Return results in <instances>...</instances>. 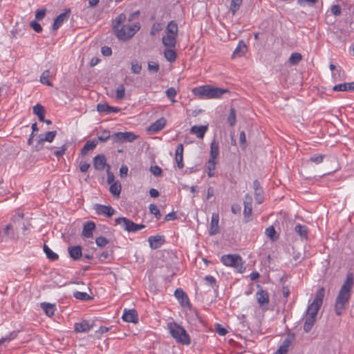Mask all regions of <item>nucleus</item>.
<instances>
[{"instance_id": "obj_44", "label": "nucleus", "mask_w": 354, "mask_h": 354, "mask_svg": "<svg viewBox=\"0 0 354 354\" xmlns=\"http://www.w3.org/2000/svg\"><path fill=\"white\" fill-rule=\"evenodd\" d=\"M121 192V185L120 183H113L110 186V192L113 196H119Z\"/></svg>"}, {"instance_id": "obj_61", "label": "nucleus", "mask_w": 354, "mask_h": 354, "mask_svg": "<svg viewBox=\"0 0 354 354\" xmlns=\"http://www.w3.org/2000/svg\"><path fill=\"white\" fill-rule=\"evenodd\" d=\"M204 279L212 288L216 286V280L214 277L207 275L205 276Z\"/></svg>"}, {"instance_id": "obj_40", "label": "nucleus", "mask_w": 354, "mask_h": 354, "mask_svg": "<svg viewBox=\"0 0 354 354\" xmlns=\"http://www.w3.org/2000/svg\"><path fill=\"white\" fill-rule=\"evenodd\" d=\"M50 76V72L49 70H45L41 75L40 82L41 84L52 86V83L48 80L49 77Z\"/></svg>"}, {"instance_id": "obj_17", "label": "nucleus", "mask_w": 354, "mask_h": 354, "mask_svg": "<svg viewBox=\"0 0 354 354\" xmlns=\"http://www.w3.org/2000/svg\"><path fill=\"white\" fill-rule=\"evenodd\" d=\"M253 186L254 189V197L258 204H261L263 201V190L260 186V183L258 180H255L253 182Z\"/></svg>"}, {"instance_id": "obj_62", "label": "nucleus", "mask_w": 354, "mask_h": 354, "mask_svg": "<svg viewBox=\"0 0 354 354\" xmlns=\"http://www.w3.org/2000/svg\"><path fill=\"white\" fill-rule=\"evenodd\" d=\"M216 330L217 333L221 336L225 335L227 333V330L224 327H223L221 324H216Z\"/></svg>"}, {"instance_id": "obj_39", "label": "nucleus", "mask_w": 354, "mask_h": 354, "mask_svg": "<svg viewBox=\"0 0 354 354\" xmlns=\"http://www.w3.org/2000/svg\"><path fill=\"white\" fill-rule=\"evenodd\" d=\"M243 0H231L230 5V11L234 15L239 10Z\"/></svg>"}, {"instance_id": "obj_45", "label": "nucleus", "mask_w": 354, "mask_h": 354, "mask_svg": "<svg viewBox=\"0 0 354 354\" xmlns=\"http://www.w3.org/2000/svg\"><path fill=\"white\" fill-rule=\"evenodd\" d=\"M162 30V24L160 23H154L150 30V35L155 36Z\"/></svg>"}, {"instance_id": "obj_41", "label": "nucleus", "mask_w": 354, "mask_h": 354, "mask_svg": "<svg viewBox=\"0 0 354 354\" xmlns=\"http://www.w3.org/2000/svg\"><path fill=\"white\" fill-rule=\"evenodd\" d=\"M73 296L75 299L82 301H88L93 299L92 297L88 295L86 292L76 291L73 293Z\"/></svg>"}, {"instance_id": "obj_2", "label": "nucleus", "mask_w": 354, "mask_h": 354, "mask_svg": "<svg viewBox=\"0 0 354 354\" xmlns=\"http://www.w3.org/2000/svg\"><path fill=\"white\" fill-rule=\"evenodd\" d=\"M230 93L228 89L203 85L192 89V93L201 99L220 98L225 93Z\"/></svg>"}, {"instance_id": "obj_58", "label": "nucleus", "mask_w": 354, "mask_h": 354, "mask_svg": "<svg viewBox=\"0 0 354 354\" xmlns=\"http://www.w3.org/2000/svg\"><path fill=\"white\" fill-rule=\"evenodd\" d=\"M12 229V226L11 224L7 225L4 229L5 235L10 237V239L15 238V234L13 233V232H10Z\"/></svg>"}, {"instance_id": "obj_53", "label": "nucleus", "mask_w": 354, "mask_h": 354, "mask_svg": "<svg viewBox=\"0 0 354 354\" xmlns=\"http://www.w3.org/2000/svg\"><path fill=\"white\" fill-rule=\"evenodd\" d=\"M149 170L156 177L162 176V169L158 165L151 166Z\"/></svg>"}, {"instance_id": "obj_49", "label": "nucleus", "mask_w": 354, "mask_h": 354, "mask_svg": "<svg viewBox=\"0 0 354 354\" xmlns=\"http://www.w3.org/2000/svg\"><path fill=\"white\" fill-rule=\"evenodd\" d=\"M166 96L173 102L174 103L176 101L174 100L175 96L176 95V90L173 88H169L167 89L166 92Z\"/></svg>"}, {"instance_id": "obj_34", "label": "nucleus", "mask_w": 354, "mask_h": 354, "mask_svg": "<svg viewBox=\"0 0 354 354\" xmlns=\"http://www.w3.org/2000/svg\"><path fill=\"white\" fill-rule=\"evenodd\" d=\"M171 48H167L164 51V56L165 59L171 63L175 62L177 57L176 51Z\"/></svg>"}, {"instance_id": "obj_46", "label": "nucleus", "mask_w": 354, "mask_h": 354, "mask_svg": "<svg viewBox=\"0 0 354 354\" xmlns=\"http://www.w3.org/2000/svg\"><path fill=\"white\" fill-rule=\"evenodd\" d=\"M302 59V56L300 53H292L289 58V62L292 64L295 65L298 64Z\"/></svg>"}, {"instance_id": "obj_12", "label": "nucleus", "mask_w": 354, "mask_h": 354, "mask_svg": "<svg viewBox=\"0 0 354 354\" xmlns=\"http://www.w3.org/2000/svg\"><path fill=\"white\" fill-rule=\"evenodd\" d=\"M70 10H67L66 12L59 14L55 19L52 26L53 30H57L62 24L68 18Z\"/></svg>"}, {"instance_id": "obj_24", "label": "nucleus", "mask_w": 354, "mask_h": 354, "mask_svg": "<svg viewBox=\"0 0 354 354\" xmlns=\"http://www.w3.org/2000/svg\"><path fill=\"white\" fill-rule=\"evenodd\" d=\"M68 252L70 257L75 261L80 259L82 256V247L80 245L68 247Z\"/></svg>"}, {"instance_id": "obj_11", "label": "nucleus", "mask_w": 354, "mask_h": 354, "mask_svg": "<svg viewBox=\"0 0 354 354\" xmlns=\"http://www.w3.org/2000/svg\"><path fill=\"white\" fill-rule=\"evenodd\" d=\"M94 209L98 215H105L107 217L112 216L115 213V209L109 205L95 204L94 205Z\"/></svg>"}, {"instance_id": "obj_27", "label": "nucleus", "mask_w": 354, "mask_h": 354, "mask_svg": "<svg viewBox=\"0 0 354 354\" xmlns=\"http://www.w3.org/2000/svg\"><path fill=\"white\" fill-rule=\"evenodd\" d=\"M295 232L300 236L301 239H308V229L306 225L297 224L295 227Z\"/></svg>"}, {"instance_id": "obj_48", "label": "nucleus", "mask_w": 354, "mask_h": 354, "mask_svg": "<svg viewBox=\"0 0 354 354\" xmlns=\"http://www.w3.org/2000/svg\"><path fill=\"white\" fill-rule=\"evenodd\" d=\"M17 335V331L10 332L6 337H3L1 339H0V345L3 344V343H5L6 342H10V341L15 339Z\"/></svg>"}, {"instance_id": "obj_9", "label": "nucleus", "mask_w": 354, "mask_h": 354, "mask_svg": "<svg viewBox=\"0 0 354 354\" xmlns=\"http://www.w3.org/2000/svg\"><path fill=\"white\" fill-rule=\"evenodd\" d=\"M138 136L135 135L132 132H118L115 133L111 136V138L115 142L123 143L127 142H133L137 139Z\"/></svg>"}, {"instance_id": "obj_55", "label": "nucleus", "mask_w": 354, "mask_h": 354, "mask_svg": "<svg viewBox=\"0 0 354 354\" xmlns=\"http://www.w3.org/2000/svg\"><path fill=\"white\" fill-rule=\"evenodd\" d=\"M276 231L273 226H270L266 230V234L270 238L272 241L275 240L277 237L275 236Z\"/></svg>"}, {"instance_id": "obj_52", "label": "nucleus", "mask_w": 354, "mask_h": 354, "mask_svg": "<svg viewBox=\"0 0 354 354\" xmlns=\"http://www.w3.org/2000/svg\"><path fill=\"white\" fill-rule=\"evenodd\" d=\"M142 70V66L137 61L131 62V71L134 74H139Z\"/></svg>"}, {"instance_id": "obj_10", "label": "nucleus", "mask_w": 354, "mask_h": 354, "mask_svg": "<svg viewBox=\"0 0 354 354\" xmlns=\"http://www.w3.org/2000/svg\"><path fill=\"white\" fill-rule=\"evenodd\" d=\"M252 198L249 194H246L244 196L243 205V215L245 222L250 221V217L252 212Z\"/></svg>"}, {"instance_id": "obj_33", "label": "nucleus", "mask_w": 354, "mask_h": 354, "mask_svg": "<svg viewBox=\"0 0 354 354\" xmlns=\"http://www.w3.org/2000/svg\"><path fill=\"white\" fill-rule=\"evenodd\" d=\"M33 113L37 115L39 121H44L45 109L39 104L33 106Z\"/></svg>"}, {"instance_id": "obj_43", "label": "nucleus", "mask_w": 354, "mask_h": 354, "mask_svg": "<svg viewBox=\"0 0 354 354\" xmlns=\"http://www.w3.org/2000/svg\"><path fill=\"white\" fill-rule=\"evenodd\" d=\"M227 122L230 127L234 126L236 122V110L233 107H232L230 110V113L227 117Z\"/></svg>"}, {"instance_id": "obj_30", "label": "nucleus", "mask_w": 354, "mask_h": 354, "mask_svg": "<svg viewBox=\"0 0 354 354\" xmlns=\"http://www.w3.org/2000/svg\"><path fill=\"white\" fill-rule=\"evenodd\" d=\"M56 134H57L56 131H48L44 135L40 134L39 136V142H51L53 141Z\"/></svg>"}, {"instance_id": "obj_15", "label": "nucleus", "mask_w": 354, "mask_h": 354, "mask_svg": "<svg viewBox=\"0 0 354 354\" xmlns=\"http://www.w3.org/2000/svg\"><path fill=\"white\" fill-rule=\"evenodd\" d=\"M175 160L178 167L181 169L184 167L183 164V145L180 143L178 145L175 151Z\"/></svg>"}, {"instance_id": "obj_51", "label": "nucleus", "mask_w": 354, "mask_h": 354, "mask_svg": "<svg viewBox=\"0 0 354 354\" xmlns=\"http://www.w3.org/2000/svg\"><path fill=\"white\" fill-rule=\"evenodd\" d=\"M149 208L151 214H153L157 219H159L161 217L160 210L156 205L151 204Z\"/></svg>"}, {"instance_id": "obj_42", "label": "nucleus", "mask_w": 354, "mask_h": 354, "mask_svg": "<svg viewBox=\"0 0 354 354\" xmlns=\"http://www.w3.org/2000/svg\"><path fill=\"white\" fill-rule=\"evenodd\" d=\"M216 168V160L209 159L207 164V169L208 170L207 175L209 177H212L214 175V171Z\"/></svg>"}, {"instance_id": "obj_7", "label": "nucleus", "mask_w": 354, "mask_h": 354, "mask_svg": "<svg viewBox=\"0 0 354 354\" xmlns=\"http://www.w3.org/2000/svg\"><path fill=\"white\" fill-rule=\"evenodd\" d=\"M325 294L324 288H320L316 292L313 301L308 306L306 310L307 315L317 317L319 310L320 309Z\"/></svg>"}, {"instance_id": "obj_3", "label": "nucleus", "mask_w": 354, "mask_h": 354, "mask_svg": "<svg viewBox=\"0 0 354 354\" xmlns=\"http://www.w3.org/2000/svg\"><path fill=\"white\" fill-rule=\"evenodd\" d=\"M178 26L175 21H169L165 28V35L162 38V44L166 48H174L176 45Z\"/></svg>"}, {"instance_id": "obj_63", "label": "nucleus", "mask_w": 354, "mask_h": 354, "mask_svg": "<svg viewBox=\"0 0 354 354\" xmlns=\"http://www.w3.org/2000/svg\"><path fill=\"white\" fill-rule=\"evenodd\" d=\"M101 53L104 56H110L112 54V50L109 46H102L101 48Z\"/></svg>"}, {"instance_id": "obj_32", "label": "nucleus", "mask_w": 354, "mask_h": 354, "mask_svg": "<svg viewBox=\"0 0 354 354\" xmlns=\"http://www.w3.org/2000/svg\"><path fill=\"white\" fill-rule=\"evenodd\" d=\"M41 308L45 312L46 315L48 317H51L54 315L55 310V305L48 303H41Z\"/></svg>"}, {"instance_id": "obj_26", "label": "nucleus", "mask_w": 354, "mask_h": 354, "mask_svg": "<svg viewBox=\"0 0 354 354\" xmlns=\"http://www.w3.org/2000/svg\"><path fill=\"white\" fill-rule=\"evenodd\" d=\"M207 126H193L190 132L196 136L197 138L202 139L207 131Z\"/></svg>"}, {"instance_id": "obj_38", "label": "nucleus", "mask_w": 354, "mask_h": 354, "mask_svg": "<svg viewBox=\"0 0 354 354\" xmlns=\"http://www.w3.org/2000/svg\"><path fill=\"white\" fill-rule=\"evenodd\" d=\"M44 251L49 260L56 261L58 259V254L53 252L46 244L44 245Z\"/></svg>"}, {"instance_id": "obj_31", "label": "nucleus", "mask_w": 354, "mask_h": 354, "mask_svg": "<svg viewBox=\"0 0 354 354\" xmlns=\"http://www.w3.org/2000/svg\"><path fill=\"white\" fill-rule=\"evenodd\" d=\"M316 322V317L307 315L304 324V330L306 333H308L311 330L313 326H314L315 323Z\"/></svg>"}, {"instance_id": "obj_59", "label": "nucleus", "mask_w": 354, "mask_h": 354, "mask_svg": "<svg viewBox=\"0 0 354 354\" xmlns=\"http://www.w3.org/2000/svg\"><path fill=\"white\" fill-rule=\"evenodd\" d=\"M30 26L37 32H41L42 31L41 25L36 21H31Z\"/></svg>"}, {"instance_id": "obj_5", "label": "nucleus", "mask_w": 354, "mask_h": 354, "mask_svg": "<svg viewBox=\"0 0 354 354\" xmlns=\"http://www.w3.org/2000/svg\"><path fill=\"white\" fill-rule=\"evenodd\" d=\"M140 28V25L137 22L133 24L122 25L119 29H116L114 33L119 40L126 41L133 37Z\"/></svg>"}, {"instance_id": "obj_6", "label": "nucleus", "mask_w": 354, "mask_h": 354, "mask_svg": "<svg viewBox=\"0 0 354 354\" xmlns=\"http://www.w3.org/2000/svg\"><path fill=\"white\" fill-rule=\"evenodd\" d=\"M221 261L226 266L234 268L239 273H243L245 270L243 259L239 254L223 255Z\"/></svg>"}, {"instance_id": "obj_47", "label": "nucleus", "mask_w": 354, "mask_h": 354, "mask_svg": "<svg viewBox=\"0 0 354 354\" xmlns=\"http://www.w3.org/2000/svg\"><path fill=\"white\" fill-rule=\"evenodd\" d=\"M116 95L115 98L117 100H122L124 97L125 95V88L123 84H120L115 91Z\"/></svg>"}, {"instance_id": "obj_54", "label": "nucleus", "mask_w": 354, "mask_h": 354, "mask_svg": "<svg viewBox=\"0 0 354 354\" xmlns=\"http://www.w3.org/2000/svg\"><path fill=\"white\" fill-rule=\"evenodd\" d=\"M111 137L109 130H104L100 134L97 135V139L101 142H106Z\"/></svg>"}, {"instance_id": "obj_50", "label": "nucleus", "mask_w": 354, "mask_h": 354, "mask_svg": "<svg viewBox=\"0 0 354 354\" xmlns=\"http://www.w3.org/2000/svg\"><path fill=\"white\" fill-rule=\"evenodd\" d=\"M324 157V155H313L310 157L309 161L316 165H319L323 162Z\"/></svg>"}, {"instance_id": "obj_21", "label": "nucleus", "mask_w": 354, "mask_h": 354, "mask_svg": "<svg viewBox=\"0 0 354 354\" xmlns=\"http://www.w3.org/2000/svg\"><path fill=\"white\" fill-rule=\"evenodd\" d=\"M95 229V224L93 221H88L84 224L82 236L85 238H92L93 230Z\"/></svg>"}, {"instance_id": "obj_57", "label": "nucleus", "mask_w": 354, "mask_h": 354, "mask_svg": "<svg viewBox=\"0 0 354 354\" xmlns=\"http://www.w3.org/2000/svg\"><path fill=\"white\" fill-rule=\"evenodd\" d=\"M66 150H67V145L65 144L61 147L59 150L54 151L53 153L57 158H59L65 153Z\"/></svg>"}, {"instance_id": "obj_14", "label": "nucleus", "mask_w": 354, "mask_h": 354, "mask_svg": "<svg viewBox=\"0 0 354 354\" xmlns=\"http://www.w3.org/2000/svg\"><path fill=\"white\" fill-rule=\"evenodd\" d=\"M122 319L127 322L137 323L138 322V314L136 310H124Z\"/></svg>"}, {"instance_id": "obj_4", "label": "nucleus", "mask_w": 354, "mask_h": 354, "mask_svg": "<svg viewBox=\"0 0 354 354\" xmlns=\"http://www.w3.org/2000/svg\"><path fill=\"white\" fill-rule=\"evenodd\" d=\"M167 328L177 342L185 345L190 344L189 336L183 327L176 322H171L167 324Z\"/></svg>"}, {"instance_id": "obj_23", "label": "nucleus", "mask_w": 354, "mask_h": 354, "mask_svg": "<svg viewBox=\"0 0 354 354\" xmlns=\"http://www.w3.org/2000/svg\"><path fill=\"white\" fill-rule=\"evenodd\" d=\"M148 241L151 248L157 249L164 243V237L160 235L151 236L149 238Z\"/></svg>"}, {"instance_id": "obj_16", "label": "nucleus", "mask_w": 354, "mask_h": 354, "mask_svg": "<svg viewBox=\"0 0 354 354\" xmlns=\"http://www.w3.org/2000/svg\"><path fill=\"white\" fill-rule=\"evenodd\" d=\"M257 300L260 306H264L269 303V295L266 290L260 289L256 293Z\"/></svg>"}, {"instance_id": "obj_13", "label": "nucleus", "mask_w": 354, "mask_h": 354, "mask_svg": "<svg viewBox=\"0 0 354 354\" xmlns=\"http://www.w3.org/2000/svg\"><path fill=\"white\" fill-rule=\"evenodd\" d=\"M174 296L182 306H189L190 305L187 294L181 288H178L175 290Z\"/></svg>"}, {"instance_id": "obj_35", "label": "nucleus", "mask_w": 354, "mask_h": 354, "mask_svg": "<svg viewBox=\"0 0 354 354\" xmlns=\"http://www.w3.org/2000/svg\"><path fill=\"white\" fill-rule=\"evenodd\" d=\"M126 20V15L124 14H120L119 15L117 18L113 21V26L112 28L113 32L116 31V29H119L122 26L121 24H123Z\"/></svg>"}, {"instance_id": "obj_8", "label": "nucleus", "mask_w": 354, "mask_h": 354, "mask_svg": "<svg viewBox=\"0 0 354 354\" xmlns=\"http://www.w3.org/2000/svg\"><path fill=\"white\" fill-rule=\"evenodd\" d=\"M117 225H120L123 230L129 232H136L145 227V225L136 224L126 217L118 218L115 220Z\"/></svg>"}, {"instance_id": "obj_28", "label": "nucleus", "mask_w": 354, "mask_h": 354, "mask_svg": "<svg viewBox=\"0 0 354 354\" xmlns=\"http://www.w3.org/2000/svg\"><path fill=\"white\" fill-rule=\"evenodd\" d=\"M98 112H104L106 113H117L120 111L118 107L111 106L107 104H98L97 106Z\"/></svg>"}, {"instance_id": "obj_37", "label": "nucleus", "mask_w": 354, "mask_h": 354, "mask_svg": "<svg viewBox=\"0 0 354 354\" xmlns=\"http://www.w3.org/2000/svg\"><path fill=\"white\" fill-rule=\"evenodd\" d=\"M290 344V341L288 339H285L274 354H287Z\"/></svg>"}, {"instance_id": "obj_22", "label": "nucleus", "mask_w": 354, "mask_h": 354, "mask_svg": "<svg viewBox=\"0 0 354 354\" xmlns=\"http://www.w3.org/2000/svg\"><path fill=\"white\" fill-rule=\"evenodd\" d=\"M248 50V47L245 42L243 41H240L234 50L232 57L236 58V57H240L245 55Z\"/></svg>"}, {"instance_id": "obj_60", "label": "nucleus", "mask_w": 354, "mask_h": 354, "mask_svg": "<svg viewBox=\"0 0 354 354\" xmlns=\"http://www.w3.org/2000/svg\"><path fill=\"white\" fill-rule=\"evenodd\" d=\"M148 69L150 71H153V72L156 73L159 70V64L156 62H149L148 63Z\"/></svg>"}, {"instance_id": "obj_1", "label": "nucleus", "mask_w": 354, "mask_h": 354, "mask_svg": "<svg viewBox=\"0 0 354 354\" xmlns=\"http://www.w3.org/2000/svg\"><path fill=\"white\" fill-rule=\"evenodd\" d=\"M354 285L352 273H348L342 286L335 300V310L337 315H341L346 308L351 297V291Z\"/></svg>"}, {"instance_id": "obj_19", "label": "nucleus", "mask_w": 354, "mask_h": 354, "mask_svg": "<svg viewBox=\"0 0 354 354\" xmlns=\"http://www.w3.org/2000/svg\"><path fill=\"white\" fill-rule=\"evenodd\" d=\"M106 165V159L104 155L99 154L93 158V166L96 170H103Z\"/></svg>"}, {"instance_id": "obj_56", "label": "nucleus", "mask_w": 354, "mask_h": 354, "mask_svg": "<svg viewBox=\"0 0 354 354\" xmlns=\"http://www.w3.org/2000/svg\"><path fill=\"white\" fill-rule=\"evenodd\" d=\"M108 243L109 241L105 237L102 236L97 237L95 239V243L100 248L104 247Z\"/></svg>"}, {"instance_id": "obj_18", "label": "nucleus", "mask_w": 354, "mask_h": 354, "mask_svg": "<svg viewBox=\"0 0 354 354\" xmlns=\"http://www.w3.org/2000/svg\"><path fill=\"white\" fill-rule=\"evenodd\" d=\"M93 326V324H90L86 320H83L81 322L75 324V330L77 333H86L89 331Z\"/></svg>"}, {"instance_id": "obj_20", "label": "nucleus", "mask_w": 354, "mask_h": 354, "mask_svg": "<svg viewBox=\"0 0 354 354\" xmlns=\"http://www.w3.org/2000/svg\"><path fill=\"white\" fill-rule=\"evenodd\" d=\"M219 216L218 214H213L212 216L209 234L210 236L215 235L219 232L218 227Z\"/></svg>"}, {"instance_id": "obj_36", "label": "nucleus", "mask_w": 354, "mask_h": 354, "mask_svg": "<svg viewBox=\"0 0 354 354\" xmlns=\"http://www.w3.org/2000/svg\"><path fill=\"white\" fill-rule=\"evenodd\" d=\"M96 145L97 142L93 140L87 141L81 149V154L86 155L89 151L94 149Z\"/></svg>"}, {"instance_id": "obj_64", "label": "nucleus", "mask_w": 354, "mask_h": 354, "mask_svg": "<svg viewBox=\"0 0 354 354\" xmlns=\"http://www.w3.org/2000/svg\"><path fill=\"white\" fill-rule=\"evenodd\" d=\"M46 15V10L45 9H39L37 10L35 14V17L37 20H41Z\"/></svg>"}, {"instance_id": "obj_29", "label": "nucleus", "mask_w": 354, "mask_h": 354, "mask_svg": "<svg viewBox=\"0 0 354 354\" xmlns=\"http://www.w3.org/2000/svg\"><path fill=\"white\" fill-rule=\"evenodd\" d=\"M219 154V144L214 139L210 145V158L212 160H216Z\"/></svg>"}, {"instance_id": "obj_25", "label": "nucleus", "mask_w": 354, "mask_h": 354, "mask_svg": "<svg viewBox=\"0 0 354 354\" xmlns=\"http://www.w3.org/2000/svg\"><path fill=\"white\" fill-rule=\"evenodd\" d=\"M166 124V120L164 118H161L157 120L156 122L152 123L149 127V131L156 133L162 130Z\"/></svg>"}]
</instances>
